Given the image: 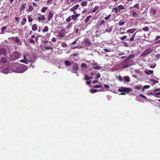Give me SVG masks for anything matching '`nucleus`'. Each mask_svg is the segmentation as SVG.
<instances>
[{"mask_svg": "<svg viewBox=\"0 0 160 160\" xmlns=\"http://www.w3.org/2000/svg\"><path fill=\"white\" fill-rule=\"evenodd\" d=\"M28 66L24 65H20L18 63H13L11 69L13 72L17 73H22L27 69Z\"/></svg>", "mask_w": 160, "mask_h": 160, "instance_id": "nucleus-1", "label": "nucleus"}, {"mask_svg": "<svg viewBox=\"0 0 160 160\" xmlns=\"http://www.w3.org/2000/svg\"><path fill=\"white\" fill-rule=\"evenodd\" d=\"M133 62L131 59L127 58L122 63L123 68H126L130 66L133 65Z\"/></svg>", "mask_w": 160, "mask_h": 160, "instance_id": "nucleus-2", "label": "nucleus"}, {"mask_svg": "<svg viewBox=\"0 0 160 160\" xmlns=\"http://www.w3.org/2000/svg\"><path fill=\"white\" fill-rule=\"evenodd\" d=\"M117 78L119 81L123 82L124 83L129 82L130 81L129 77L127 75L124 76L123 77H122L121 75H119Z\"/></svg>", "mask_w": 160, "mask_h": 160, "instance_id": "nucleus-3", "label": "nucleus"}, {"mask_svg": "<svg viewBox=\"0 0 160 160\" xmlns=\"http://www.w3.org/2000/svg\"><path fill=\"white\" fill-rule=\"evenodd\" d=\"M34 60H32L29 56V55L27 56L25 55L23 56V59L20 60V62L28 64L29 62H34Z\"/></svg>", "mask_w": 160, "mask_h": 160, "instance_id": "nucleus-4", "label": "nucleus"}, {"mask_svg": "<svg viewBox=\"0 0 160 160\" xmlns=\"http://www.w3.org/2000/svg\"><path fill=\"white\" fill-rule=\"evenodd\" d=\"M130 15L132 17L137 18L139 16V10L138 9H133L130 11Z\"/></svg>", "mask_w": 160, "mask_h": 160, "instance_id": "nucleus-5", "label": "nucleus"}, {"mask_svg": "<svg viewBox=\"0 0 160 160\" xmlns=\"http://www.w3.org/2000/svg\"><path fill=\"white\" fill-rule=\"evenodd\" d=\"M132 90V89L125 87H120V88L118 90V92H125L127 93H128L131 91Z\"/></svg>", "mask_w": 160, "mask_h": 160, "instance_id": "nucleus-6", "label": "nucleus"}, {"mask_svg": "<svg viewBox=\"0 0 160 160\" xmlns=\"http://www.w3.org/2000/svg\"><path fill=\"white\" fill-rule=\"evenodd\" d=\"M11 58L13 60H16L19 58L18 52L17 51L13 52L11 55Z\"/></svg>", "mask_w": 160, "mask_h": 160, "instance_id": "nucleus-7", "label": "nucleus"}, {"mask_svg": "<svg viewBox=\"0 0 160 160\" xmlns=\"http://www.w3.org/2000/svg\"><path fill=\"white\" fill-rule=\"evenodd\" d=\"M38 15L40 16L38 18V21L39 22H43L46 19L45 16L42 15L40 13H38Z\"/></svg>", "mask_w": 160, "mask_h": 160, "instance_id": "nucleus-8", "label": "nucleus"}, {"mask_svg": "<svg viewBox=\"0 0 160 160\" xmlns=\"http://www.w3.org/2000/svg\"><path fill=\"white\" fill-rule=\"evenodd\" d=\"M78 68V65L77 63H74L73 65L72 68L71 70V72L73 73H77Z\"/></svg>", "mask_w": 160, "mask_h": 160, "instance_id": "nucleus-9", "label": "nucleus"}, {"mask_svg": "<svg viewBox=\"0 0 160 160\" xmlns=\"http://www.w3.org/2000/svg\"><path fill=\"white\" fill-rule=\"evenodd\" d=\"M153 91L155 92V97L158 98H160V89L155 88L153 89Z\"/></svg>", "mask_w": 160, "mask_h": 160, "instance_id": "nucleus-10", "label": "nucleus"}, {"mask_svg": "<svg viewBox=\"0 0 160 160\" xmlns=\"http://www.w3.org/2000/svg\"><path fill=\"white\" fill-rule=\"evenodd\" d=\"M152 50L151 48H148L142 52L141 55L142 56H145L151 53Z\"/></svg>", "mask_w": 160, "mask_h": 160, "instance_id": "nucleus-11", "label": "nucleus"}, {"mask_svg": "<svg viewBox=\"0 0 160 160\" xmlns=\"http://www.w3.org/2000/svg\"><path fill=\"white\" fill-rule=\"evenodd\" d=\"M66 33V30L64 29H62L58 33V36L60 38H62L65 36Z\"/></svg>", "mask_w": 160, "mask_h": 160, "instance_id": "nucleus-12", "label": "nucleus"}, {"mask_svg": "<svg viewBox=\"0 0 160 160\" xmlns=\"http://www.w3.org/2000/svg\"><path fill=\"white\" fill-rule=\"evenodd\" d=\"M136 32H135L133 34H132V36L130 38H128L126 39V41H128L129 42H132L133 41L134 42H135V41H136V40H134V38L135 37V36L136 35Z\"/></svg>", "mask_w": 160, "mask_h": 160, "instance_id": "nucleus-13", "label": "nucleus"}, {"mask_svg": "<svg viewBox=\"0 0 160 160\" xmlns=\"http://www.w3.org/2000/svg\"><path fill=\"white\" fill-rule=\"evenodd\" d=\"M6 55V52L5 49L3 48H1L0 49V58L1 57L3 56L5 57Z\"/></svg>", "mask_w": 160, "mask_h": 160, "instance_id": "nucleus-14", "label": "nucleus"}, {"mask_svg": "<svg viewBox=\"0 0 160 160\" xmlns=\"http://www.w3.org/2000/svg\"><path fill=\"white\" fill-rule=\"evenodd\" d=\"M47 13L48 14L47 19L48 21H50L53 18V14L51 11H49Z\"/></svg>", "mask_w": 160, "mask_h": 160, "instance_id": "nucleus-15", "label": "nucleus"}, {"mask_svg": "<svg viewBox=\"0 0 160 160\" xmlns=\"http://www.w3.org/2000/svg\"><path fill=\"white\" fill-rule=\"evenodd\" d=\"M1 71L2 73L7 74L9 72V70L8 68L5 67L2 68Z\"/></svg>", "mask_w": 160, "mask_h": 160, "instance_id": "nucleus-16", "label": "nucleus"}, {"mask_svg": "<svg viewBox=\"0 0 160 160\" xmlns=\"http://www.w3.org/2000/svg\"><path fill=\"white\" fill-rule=\"evenodd\" d=\"M150 12L151 14L153 15L156 13L157 11L154 8L151 7L150 8Z\"/></svg>", "mask_w": 160, "mask_h": 160, "instance_id": "nucleus-17", "label": "nucleus"}, {"mask_svg": "<svg viewBox=\"0 0 160 160\" xmlns=\"http://www.w3.org/2000/svg\"><path fill=\"white\" fill-rule=\"evenodd\" d=\"M136 29L134 28L129 29L127 31V33L128 34L129 36H131V35L130 33H133L136 31Z\"/></svg>", "mask_w": 160, "mask_h": 160, "instance_id": "nucleus-18", "label": "nucleus"}, {"mask_svg": "<svg viewBox=\"0 0 160 160\" xmlns=\"http://www.w3.org/2000/svg\"><path fill=\"white\" fill-rule=\"evenodd\" d=\"M84 44L85 46L88 47L90 45L91 43L89 39H86L85 40Z\"/></svg>", "mask_w": 160, "mask_h": 160, "instance_id": "nucleus-19", "label": "nucleus"}, {"mask_svg": "<svg viewBox=\"0 0 160 160\" xmlns=\"http://www.w3.org/2000/svg\"><path fill=\"white\" fill-rule=\"evenodd\" d=\"M48 9V8L45 6L43 7L41 10L42 12L45 13L46 12L47 10Z\"/></svg>", "mask_w": 160, "mask_h": 160, "instance_id": "nucleus-20", "label": "nucleus"}, {"mask_svg": "<svg viewBox=\"0 0 160 160\" xmlns=\"http://www.w3.org/2000/svg\"><path fill=\"white\" fill-rule=\"evenodd\" d=\"M145 73L147 75L152 74L153 73V71L149 70H146L144 71Z\"/></svg>", "mask_w": 160, "mask_h": 160, "instance_id": "nucleus-21", "label": "nucleus"}, {"mask_svg": "<svg viewBox=\"0 0 160 160\" xmlns=\"http://www.w3.org/2000/svg\"><path fill=\"white\" fill-rule=\"evenodd\" d=\"M80 6L79 4H77L73 6L72 8H71L70 9V11H73V10H75L77 9Z\"/></svg>", "mask_w": 160, "mask_h": 160, "instance_id": "nucleus-22", "label": "nucleus"}, {"mask_svg": "<svg viewBox=\"0 0 160 160\" xmlns=\"http://www.w3.org/2000/svg\"><path fill=\"white\" fill-rule=\"evenodd\" d=\"M72 17V20H73L74 21H77L78 19V18L79 17V16H78V15H71Z\"/></svg>", "mask_w": 160, "mask_h": 160, "instance_id": "nucleus-23", "label": "nucleus"}, {"mask_svg": "<svg viewBox=\"0 0 160 160\" xmlns=\"http://www.w3.org/2000/svg\"><path fill=\"white\" fill-rule=\"evenodd\" d=\"M118 9L119 11V12H120L121 10H123L125 9V6L122 5H119L118 6Z\"/></svg>", "mask_w": 160, "mask_h": 160, "instance_id": "nucleus-24", "label": "nucleus"}, {"mask_svg": "<svg viewBox=\"0 0 160 160\" xmlns=\"http://www.w3.org/2000/svg\"><path fill=\"white\" fill-rule=\"evenodd\" d=\"M38 25L36 24H33L32 26V29L34 31H35L37 29Z\"/></svg>", "mask_w": 160, "mask_h": 160, "instance_id": "nucleus-25", "label": "nucleus"}, {"mask_svg": "<svg viewBox=\"0 0 160 160\" xmlns=\"http://www.w3.org/2000/svg\"><path fill=\"white\" fill-rule=\"evenodd\" d=\"M112 26H111L110 27H108L106 29L105 31L107 32H110L112 30Z\"/></svg>", "mask_w": 160, "mask_h": 160, "instance_id": "nucleus-26", "label": "nucleus"}, {"mask_svg": "<svg viewBox=\"0 0 160 160\" xmlns=\"http://www.w3.org/2000/svg\"><path fill=\"white\" fill-rule=\"evenodd\" d=\"M26 4V3L22 4L21 7L19 8V11L20 12L22 11L23 10H24L25 9Z\"/></svg>", "mask_w": 160, "mask_h": 160, "instance_id": "nucleus-27", "label": "nucleus"}, {"mask_svg": "<svg viewBox=\"0 0 160 160\" xmlns=\"http://www.w3.org/2000/svg\"><path fill=\"white\" fill-rule=\"evenodd\" d=\"M139 3H137L135 4L133 7V8H134V9H138V10H139Z\"/></svg>", "mask_w": 160, "mask_h": 160, "instance_id": "nucleus-28", "label": "nucleus"}, {"mask_svg": "<svg viewBox=\"0 0 160 160\" xmlns=\"http://www.w3.org/2000/svg\"><path fill=\"white\" fill-rule=\"evenodd\" d=\"M113 11L115 12V13H117L118 12H119V11L118 9V8L117 7H116L115 8H113Z\"/></svg>", "mask_w": 160, "mask_h": 160, "instance_id": "nucleus-29", "label": "nucleus"}, {"mask_svg": "<svg viewBox=\"0 0 160 160\" xmlns=\"http://www.w3.org/2000/svg\"><path fill=\"white\" fill-rule=\"evenodd\" d=\"M48 26H46L42 30V32H46L48 31Z\"/></svg>", "mask_w": 160, "mask_h": 160, "instance_id": "nucleus-30", "label": "nucleus"}, {"mask_svg": "<svg viewBox=\"0 0 160 160\" xmlns=\"http://www.w3.org/2000/svg\"><path fill=\"white\" fill-rule=\"evenodd\" d=\"M150 81L152 82V84L155 85L156 83H158V80H156L153 79H150Z\"/></svg>", "mask_w": 160, "mask_h": 160, "instance_id": "nucleus-31", "label": "nucleus"}, {"mask_svg": "<svg viewBox=\"0 0 160 160\" xmlns=\"http://www.w3.org/2000/svg\"><path fill=\"white\" fill-rule=\"evenodd\" d=\"M135 57V54H132L130 55L127 58L129 59H131L134 58Z\"/></svg>", "mask_w": 160, "mask_h": 160, "instance_id": "nucleus-32", "label": "nucleus"}, {"mask_svg": "<svg viewBox=\"0 0 160 160\" xmlns=\"http://www.w3.org/2000/svg\"><path fill=\"white\" fill-rule=\"evenodd\" d=\"M31 37L32 38H35V41L37 42L38 41V36H35L34 35H33L31 36Z\"/></svg>", "mask_w": 160, "mask_h": 160, "instance_id": "nucleus-33", "label": "nucleus"}, {"mask_svg": "<svg viewBox=\"0 0 160 160\" xmlns=\"http://www.w3.org/2000/svg\"><path fill=\"white\" fill-rule=\"evenodd\" d=\"M34 9L33 7L31 5H30L28 9V11L30 12H31Z\"/></svg>", "mask_w": 160, "mask_h": 160, "instance_id": "nucleus-34", "label": "nucleus"}, {"mask_svg": "<svg viewBox=\"0 0 160 160\" xmlns=\"http://www.w3.org/2000/svg\"><path fill=\"white\" fill-rule=\"evenodd\" d=\"M64 63L66 66H69L71 65V62L68 61H65Z\"/></svg>", "mask_w": 160, "mask_h": 160, "instance_id": "nucleus-35", "label": "nucleus"}, {"mask_svg": "<svg viewBox=\"0 0 160 160\" xmlns=\"http://www.w3.org/2000/svg\"><path fill=\"white\" fill-rule=\"evenodd\" d=\"M85 79L86 80H89L92 78V77H88L87 75L85 74Z\"/></svg>", "mask_w": 160, "mask_h": 160, "instance_id": "nucleus-36", "label": "nucleus"}, {"mask_svg": "<svg viewBox=\"0 0 160 160\" xmlns=\"http://www.w3.org/2000/svg\"><path fill=\"white\" fill-rule=\"evenodd\" d=\"M0 61L2 63H5L7 61V59L5 58H2L1 59Z\"/></svg>", "mask_w": 160, "mask_h": 160, "instance_id": "nucleus-37", "label": "nucleus"}, {"mask_svg": "<svg viewBox=\"0 0 160 160\" xmlns=\"http://www.w3.org/2000/svg\"><path fill=\"white\" fill-rule=\"evenodd\" d=\"M45 48L47 50H49L51 49V46L45 44L44 46Z\"/></svg>", "mask_w": 160, "mask_h": 160, "instance_id": "nucleus-38", "label": "nucleus"}, {"mask_svg": "<svg viewBox=\"0 0 160 160\" xmlns=\"http://www.w3.org/2000/svg\"><path fill=\"white\" fill-rule=\"evenodd\" d=\"M142 88V86L141 85H136L135 86V89L138 90H140Z\"/></svg>", "mask_w": 160, "mask_h": 160, "instance_id": "nucleus-39", "label": "nucleus"}, {"mask_svg": "<svg viewBox=\"0 0 160 160\" xmlns=\"http://www.w3.org/2000/svg\"><path fill=\"white\" fill-rule=\"evenodd\" d=\"M156 64L155 62L149 65L150 67L151 68H154L156 67Z\"/></svg>", "mask_w": 160, "mask_h": 160, "instance_id": "nucleus-40", "label": "nucleus"}, {"mask_svg": "<svg viewBox=\"0 0 160 160\" xmlns=\"http://www.w3.org/2000/svg\"><path fill=\"white\" fill-rule=\"evenodd\" d=\"M150 87L149 85H145L143 86V88L142 89V92H143L145 89H148Z\"/></svg>", "mask_w": 160, "mask_h": 160, "instance_id": "nucleus-41", "label": "nucleus"}, {"mask_svg": "<svg viewBox=\"0 0 160 160\" xmlns=\"http://www.w3.org/2000/svg\"><path fill=\"white\" fill-rule=\"evenodd\" d=\"M87 5V2L86 1H83L81 2V5L82 6H85Z\"/></svg>", "mask_w": 160, "mask_h": 160, "instance_id": "nucleus-42", "label": "nucleus"}, {"mask_svg": "<svg viewBox=\"0 0 160 160\" xmlns=\"http://www.w3.org/2000/svg\"><path fill=\"white\" fill-rule=\"evenodd\" d=\"M92 17V16H88V17L86 18V19L85 20V22L86 23H87L88 22V21H89V19H90V18H91Z\"/></svg>", "mask_w": 160, "mask_h": 160, "instance_id": "nucleus-43", "label": "nucleus"}, {"mask_svg": "<svg viewBox=\"0 0 160 160\" xmlns=\"http://www.w3.org/2000/svg\"><path fill=\"white\" fill-rule=\"evenodd\" d=\"M99 91V90H98L94 89H91V90L90 92L91 93H95L96 92H98Z\"/></svg>", "mask_w": 160, "mask_h": 160, "instance_id": "nucleus-44", "label": "nucleus"}, {"mask_svg": "<svg viewBox=\"0 0 160 160\" xmlns=\"http://www.w3.org/2000/svg\"><path fill=\"white\" fill-rule=\"evenodd\" d=\"M27 21V19L26 18H23L21 24L22 25H24L25 24Z\"/></svg>", "mask_w": 160, "mask_h": 160, "instance_id": "nucleus-45", "label": "nucleus"}, {"mask_svg": "<svg viewBox=\"0 0 160 160\" xmlns=\"http://www.w3.org/2000/svg\"><path fill=\"white\" fill-rule=\"evenodd\" d=\"M72 20L71 16H70L68 18L66 19V21L68 22H69Z\"/></svg>", "mask_w": 160, "mask_h": 160, "instance_id": "nucleus-46", "label": "nucleus"}, {"mask_svg": "<svg viewBox=\"0 0 160 160\" xmlns=\"http://www.w3.org/2000/svg\"><path fill=\"white\" fill-rule=\"evenodd\" d=\"M101 68V67L98 65H96L93 67V68L97 69H99Z\"/></svg>", "mask_w": 160, "mask_h": 160, "instance_id": "nucleus-47", "label": "nucleus"}, {"mask_svg": "<svg viewBox=\"0 0 160 160\" xmlns=\"http://www.w3.org/2000/svg\"><path fill=\"white\" fill-rule=\"evenodd\" d=\"M98 8V6H96L92 9V12H95Z\"/></svg>", "mask_w": 160, "mask_h": 160, "instance_id": "nucleus-48", "label": "nucleus"}, {"mask_svg": "<svg viewBox=\"0 0 160 160\" xmlns=\"http://www.w3.org/2000/svg\"><path fill=\"white\" fill-rule=\"evenodd\" d=\"M127 38V36L125 35H124L122 37L120 38V39L121 40H124L125 39H126Z\"/></svg>", "mask_w": 160, "mask_h": 160, "instance_id": "nucleus-49", "label": "nucleus"}, {"mask_svg": "<svg viewBox=\"0 0 160 160\" xmlns=\"http://www.w3.org/2000/svg\"><path fill=\"white\" fill-rule=\"evenodd\" d=\"M14 41H15L16 42H17V43H18L20 41V40L18 38H16L15 37L14 39Z\"/></svg>", "mask_w": 160, "mask_h": 160, "instance_id": "nucleus-50", "label": "nucleus"}, {"mask_svg": "<svg viewBox=\"0 0 160 160\" xmlns=\"http://www.w3.org/2000/svg\"><path fill=\"white\" fill-rule=\"evenodd\" d=\"M111 14L109 15L108 16H107V17H105L104 18V19L105 20H110V18L111 17Z\"/></svg>", "mask_w": 160, "mask_h": 160, "instance_id": "nucleus-51", "label": "nucleus"}, {"mask_svg": "<svg viewBox=\"0 0 160 160\" xmlns=\"http://www.w3.org/2000/svg\"><path fill=\"white\" fill-rule=\"evenodd\" d=\"M93 87L94 88H102V86L101 85H95Z\"/></svg>", "mask_w": 160, "mask_h": 160, "instance_id": "nucleus-52", "label": "nucleus"}, {"mask_svg": "<svg viewBox=\"0 0 160 160\" xmlns=\"http://www.w3.org/2000/svg\"><path fill=\"white\" fill-rule=\"evenodd\" d=\"M125 23V22H120L118 24V25L119 26H122Z\"/></svg>", "mask_w": 160, "mask_h": 160, "instance_id": "nucleus-53", "label": "nucleus"}, {"mask_svg": "<svg viewBox=\"0 0 160 160\" xmlns=\"http://www.w3.org/2000/svg\"><path fill=\"white\" fill-rule=\"evenodd\" d=\"M142 29L143 31H148L149 30V28L148 27H146L143 28H142Z\"/></svg>", "mask_w": 160, "mask_h": 160, "instance_id": "nucleus-54", "label": "nucleus"}, {"mask_svg": "<svg viewBox=\"0 0 160 160\" xmlns=\"http://www.w3.org/2000/svg\"><path fill=\"white\" fill-rule=\"evenodd\" d=\"M78 55V53H73L71 54L70 55L71 56H73V57H77Z\"/></svg>", "mask_w": 160, "mask_h": 160, "instance_id": "nucleus-55", "label": "nucleus"}, {"mask_svg": "<svg viewBox=\"0 0 160 160\" xmlns=\"http://www.w3.org/2000/svg\"><path fill=\"white\" fill-rule=\"evenodd\" d=\"M73 12L74 15H78V16H79L80 15V14L79 13L78 14L77 12L75 10H73V11H72Z\"/></svg>", "mask_w": 160, "mask_h": 160, "instance_id": "nucleus-56", "label": "nucleus"}, {"mask_svg": "<svg viewBox=\"0 0 160 160\" xmlns=\"http://www.w3.org/2000/svg\"><path fill=\"white\" fill-rule=\"evenodd\" d=\"M87 66L86 64L85 63H82L81 65V67L82 68H86Z\"/></svg>", "mask_w": 160, "mask_h": 160, "instance_id": "nucleus-57", "label": "nucleus"}, {"mask_svg": "<svg viewBox=\"0 0 160 160\" xmlns=\"http://www.w3.org/2000/svg\"><path fill=\"white\" fill-rule=\"evenodd\" d=\"M29 42L30 43L34 44L35 42V40H33L32 39L30 38L29 39Z\"/></svg>", "mask_w": 160, "mask_h": 160, "instance_id": "nucleus-58", "label": "nucleus"}, {"mask_svg": "<svg viewBox=\"0 0 160 160\" xmlns=\"http://www.w3.org/2000/svg\"><path fill=\"white\" fill-rule=\"evenodd\" d=\"M103 50L104 51H105L106 52H110L111 51V50L109 48L108 49L106 48H104Z\"/></svg>", "mask_w": 160, "mask_h": 160, "instance_id": "nucleus-59", "label": "nucleus"}, {"mask_svg": "<svg viewBox=\"0 0 160 160\" xmlns=\"http://www.w3.org/2000/svg\"><path fill=\"white\" fill-rule=\"evenodd\" d=\"M101 75L100 73H98L97 74L96 77H95V78L97 79L99 78L100 77Z\"/></svg>", "mask_w": 160, "mask_h": 160, "instance_id": "nucleus-60", "label": "nucleus"}, {"mask_svg": "<svg viewBox=\"0 0 160 160\" xmlns=\"http://www.w3.org/2000/svg\"><path fill=\"white\" fill-rule=\"evenodd\" d=\"M28 22H32L33 21V19L30 17V16H29L28 18Z\"/></svg>", "mask_w": 160, "mask_h": 160, "instance_id": "nucleus-61", "label": "nucleus"}, {"mask_svg": "<svg viewBox=\"0 0 160 160\" xmlns=\"http://www.w3.org/2000/svg\"><path fill=\"white\" fill-rule=\"evenodd\" d=\"M105 22V21L104 20H102L100 22V25H102V24H103Z\"/></svg>", "mask_w": 160, "mask_h": 160, "instance_id": "nucleus-62", "label": "nucleus"}, {"mask_svg": "<svg viewBox=\"0 0 160 160\" xmlns=\"http://www.w3.org/2000/svg\"><path fill=\"white\" fill-rule=\"evenodd\" d=\"M67 46L65 43H63L62 44V46L63 48H66Z\"/></svg>", "mask_w": 160, "mask_h": 160, "instance_id": "nucleus-63", "label": "nucleus"}, {"mask_svg": "<svg viewBox=\"0 0 160 160\" xmlns=\"http://www.w3.org/2000/svg\"><path fill=\"white\" fill-rule=\"evenodd\" d=\"M6 26H4L2 28V33H3L4 31L6 29Z\"/></svg>", "mask_w": 160, "mask_h": 160, "instance_id": "nucleus-64", "label": "nucleus"}]
</instances>
